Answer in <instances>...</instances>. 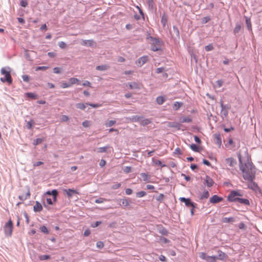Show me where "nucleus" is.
Returning a JSON list of instances; mask_svg holds the SVG:
<instances>
[{
    "label": "nucleus",
    "mask_w": 262,
    "mask_h": 262,
    "mask_svg": "<svg viewBox=\"0 0 262 262\" xmlns=\"http://www.w3.org/2000/svg\"><path fill=\"white\" fill-rule=\"evenodd\" d=\"M240 169L246 181L255 179L256 168L253 165H240Z\"/></svg>",
    "instance_id": "nucleus-1"
},
{
    "label": "nucleus",
    "mask_w": 262,
    "mask_h": 262,
    "mask_svg": "<svg viewBox=\"0 0 262 262\" xmlns=\"http://www.w3.org/2000/svg\"><path fill=\"white\" fill-rule=\"evenodd\" d=\"M1 73L2 75L5 76L4 77L1 78V81L3 82H7L9 84H11L12 82V79L10 74V68L7 67L2 68Z\"/></svg>",
    "instance_id": "nucleus-2"
},
{
    "label": "nucleus",
    "mask_w": 262,
    "mask_h": 262,
    "mask_svg": "<svg viewBox=\"0 0 262 262\" xmlns=\"http://www.w3.org/2000/svg\"><path fill=\"white\" fill-rule=\"evenodd\" d=\"M238 158L239 164H252L247 151H245L243 155L241 153H238Z\"/></svg>",
    "instance_id": "nucleus-3"
},
{
    "label": "nucleus",
    "mask_w": 262,
    "mask_h": 262,
    "mask_svg": "<svg viewBox=\"0 0 262 262\" xmlns=\"http://www.w3.org/2000/svg\"><path fill=\"white\" fill-rule=\"evenodd\" d=\"M151 40V50L158 51L161 50L162 43L158 38L150 37Z\"/></svg>",
    "instance_id": "nucleus-4"
},
{
    "label": "nucleus",
    "mask_w": 262,
    "mask_h": 262,
    "mask_svg": "<svg viewBox=\"0 0 262 262\" xmlns=\"http://www.w3.org/2000/svg\"><path fill=\"white\" fill-rule=\"evenodd\" d=\"M243 195V194L240 190H233L229 194L228 200L230 202H235L239 198L237 196H242Z\"/></svg>",
    "instance_id": "nucleus-5"
},
{
    "label": "nucleus",
    "mask_w": 262,
    "mask_h": 262,
    "mask_svg": "<svg viewBox=\"0 0 262 262\" xmlns=\"http://www.w3.org/2000/svg\"><path fill=\"white\" fill-rule=\"evenodd\" d=\"M220 104L221 107V117L224 118L228 116V110L230 109V106L228 105H224L222 99L220 100Z\"/></svg>",
    "instance_id": "nucleus-6"
},
{
    "label": "nucleus",
    "mask_w": 262,
    "mask_h": 262,
    "mask_svg": "<svg viewBox=\"0 0 262 262\" xmlns=\"http://www.w3.org/2000/svg\"><path fill=\"white\" fill-rule=\"evenodd\" d=\"M4 230L6 235L10 236L12 235L13 230V223L11 220H9L4 226Z\"/></svg>",
    "instance_id": "nucleus-7"
},
{
    "label": "nucleus",
    "mask_w": 262,
    "mask_h": 262,
    "mask_svg": "<svg viewBox=\"0 0 262 262\" xmlns=\"http://www.w3.org/2000/svg\"><path fill=\"white\" fill-rule=\"evenodd\" d=\"M148 56L145 55L140 57L136 62V64L141 67L148 60Z\"/></svg>",
    "instance_id": "nucleus-8"
},
{
    "label": "nucleus",
    "mask_w": 262,
    "mask_h": 262,
    "mask_svg": "<svg viewBox=\"0 0 262 262\" xmlns=\"http://www.w3.org/2000/svg\"><path fill=\"white\" fill-rule=\"evenodd\" d=\"M179 200L184 202L187 207H196V205L191 201L190 199H186L185 198H180Z\"/></svg>",
    "instance_id": "nucleus-9"
},
{
    "label": "nucleus",
    "mask_w": 262,
    "mask_h": 262,
    "mask_svg": "<svg viewBox=\"0 0 262 262\" xmlns=\"http://www.w3.org/2000/svg\"><path fill=\"white\" fill-rule=\"evenodd\" d=\"M96 151L97 152L102 153V152H111L112 151V147L109 146L107 145L104 147H98L96 149Z\"/></svg>",
    "instance_id": "nucleus-10"
},
{
    "label": "nucleus",
    "mask_w": 262,
    "mask_h": 262,
    "mask_svg": "<svg viewBox=\"0 0 262 262\" xmlns=\"http://www.w3.org/2000/svg\"><path fill=\"white\" fill-rule=\"evenodd\" d=\"M217 253L218 255L217 256H216V260L219 259L221 260H225L227 259V255L225 253L222 252L221 250H218Z\"/></svg>",
    "instance_id": "nucleus-11"
},
{
    "label": "nucleus",
    "mask_w": 262,
    "mask_h": 262,
    "mask_svg": "<svg viewBox=\"0 0 262 262\" xmlns=\"http://www.w3.org/2000/svg\"><path fill=\"white\" fill-rule=\"evenodd\" d=\"M223 200V198L220 197L217 195H213L210 198L209 201L212 204H215L221 202Z\"/></svg>",
    "instance_id": "nucleus-12"
},
{
    "label": "nucleus",
    "mask_w": 262,
    "mask_h": 262,
    "mask_svg": "<svg viewBox=\"0 0 262 262\" xmlns=\"http://www.w3.org/2000/svg\"><path fill=\"white\" fill-rule=\"evenodd\" d=\"M248 182V187L249 188L253 190H256L258 188V185L253 181V180H247Z\"/></svg>",
    "instance_id": "nucleus-13"
},
{
    "label": "nucleus",
    "mask_w": 262,
    "mask_h": 262,
    "mask_svg": "<svg viewBox=\"0 0 262 262\" xmlns=\"http://www.w3.org/2000/svg\"><path fill=\"white\" fill-rule=\"evenodd\" d=\"M30 195H31V194H30V189L29 188H28L26 193L25 194L20 195L18 196V198L19 200H20L21 201H24V200H27L28 199H29L30 196Z\"/></svg>",
    "instance_id": "nucleus-14"
},
{
    "label": "nucleus",
    "mask_w": 262,
    "mask_h": 262,
    "mask_svg": "<svg viewBox=\"0 0 262 262\" xmlns=\"http://www.w3.org/2000/svg\"><path fill=\"white\" fill-rule=\"evenodd\" d=\"M63 191L69 198H71L74 193L78 194V192L76 190L72 189H64Z\"/></svg>",
    "instance_id": "nucleus-15"
},
{
    "label": "nucleus",
    "mask_w": 262,
    "mask_h": 262,
    "mask_svg": "<svg viewBox=\"0 0 262 262\" xmlns=\"http://www.w3.org/2000/svg\"><path fill=\"white\" fill-rule=\"evenodd\" d=\"M214 136L216 140L215 143L220 147L222 145V139L221 135L220 133H215Z\"/></svg>",
    "instance_id": "nucleus-16"
},
{
    "label": "nucleus",
    "mask_w": 262,
    "mask_h": 262,
    "mask_svg": "<svg viewBox=\"0 0 262 262\" xmlns=\"http://www.w3.org/2000/svg\"><path fill=\"white\" fill-rule=\"evenodd\" d=\"M33 209L35 212H40L42 210V205L39 202L36 201L33 207Z\"/></svg>",
    "instance_id": "nucleus-17"
},
{
    "label": "nucleus",
    "mask_w": 262,
    "mask_h": 262,
    "mask_svg": "<svg viewBox=\"0 0 262 262\" xmlns=\"http://www.w3.org/2000/svg\"><path fill=\"white\" fill-rule=\"evenodd\" d=\"M140 124L142 126H145L151 123V121L149 119H145L142 116L139 121Z\"/></svg>",
    "instance_id": "nucleus-18"
},
{
    "label": "nucleus",
    "mask_w": 262,
    "mask_h": 262,
    "mask_svg": "<svg viewBox=\"0 0 262 262\" xmlns=\"http://www.w3.org/2000/svg\"><path fill=\"white\" fill-rule=\"evenodd\" d=\"M192 121V119L186 116H182L180 118V122L181 123H190Z\"/></svg>",
    "instance_id": "nucleus-19"
},
{
    "label": "nucleus",
    "mask_w": 262,
    "mask_h": 262,
    "mask_svg": "<svg viewBox=\"0 0 262 262\" xmlns=\"http://www.w3.org/2000/svg\"><path fill=\"white\" fill-rule=\"evenodd\" d=\"M94 41L93 40H83L82 41V45L92 47L94 44Z\"/></svg>",
    "instance_id": "nucleus-20"
},
{
    "label": "nucleus",
    "mask_w": 262,
    "mask_h": 262,
    "mask_svg": "<svg viewBox=\"0 0 262 262\" xmlns=\"http://www.w3.org/2000/svg\"><path fill=\"white\" fill-rule=\"evenodd\" d=\"M110 68V66L107 64H103L98 66L96 67V69L99 71H104L108 70Z\"/></svg>",
    "instance_id": "nucleus-21"
},
{
    "label": "nucleus",
    "mask_w": 262,
    "mask_h": 262,
    "mask_svg": "<svg viewBox=\"0 0 262 262\" xmlns=\"http://www.w3.org/2000/svg\"><path fill=\"white\" fill-rule=\"evenodd\" d=\"M205 183L208 187H210L213 185L214 182L211 178H210L208 176H206L205 179Z\"/></svg>",
    "instance_id": "nucleus-22"
},
{
    "label": "nucleus",
    "mask_w": 262,
    "mask_h": 262,
    "mask_svg": "<svg viewBox=\"0 0 262 262\" xmlns=\"http://www.w3.org/2000/svg\"><path fill=\"white\" fill-rule=\"evenodd\" d=\"M46 194L48 195H52L54 197V201H56V196L58 194V192L56 190H52L51 191H48Z\"/></svg>",
    "instance_id": "nucleus-23"
},
{
    "label": "nucleus",
    "mask_w": 262,
    "mask_h": 262,
    "mask_svg": "<svg viewBox=\"0 0 262 262\" xmlns=\"http://www.w3.org/2000/svg\"><path fill=\"white\" fill-rule=\"evenodd\" d=\"M234 218L233 217H223L222 220V222L225 223H233L234 222Z\"/></svg>",
    "instance_id": "nucleus-24"
},
{
    "label": "nucleus",
    "mask_w": 262,
    "mask_h": 262,
    "mask_svg": "<svg viewBox=\"0 0 262 262\" xmlns=\"http://www.w3.org/2000/svg\"><path fill=\"white\" fill-rule=\"evenodd\" d=\"M239 203L247 205H250V202L248 199L238 198L237 200Z\"/></svg>",
    "instance_id": "nucleus-25"
},
{
    "label": "nucleus",
    "mask_w": 262,
    "mask_h": 262,
    "mask_svg": "<svg viewBox=\"0 0 262 262\" xmlns=\"http://www.w3.org/2000/svg\"><path fill=\"white\" fill-rule=\"evenodd\" d=\"M141 116H133L129 118V120L132 122H139L141 120Z\"/></svg>",
    "instance_id": "nucleus-26"
},
{
    "label": "nucleus",
    "mask_w": 262,
    "mask_h": 262,
    "mask_svg": "<svg viewBox=\"0 0 262 262\" xmlns=\"http://www.w3.org/2000/svg\"><path fill=\"white\" fill-rule=\"evenodd\" d=\"M245 17L246 18V24L247 25L248 29L249 30H252V25H251L250 19L246 16H245Z\"/></svg>",
    "instance_id": "nucleus-27"
},
{
    "label": "nucleus",
    "mask_w": 262,
    "mask_h": 262,
    "mask_svg": "<svg viewBox=\"0 0 262 262\" xmlns=\"http://www.w3.org/2000/svg\"><path fill=\"white\" fill-rule=\"evenodd\" d=\"M148 9L150 10H153L154 9V0H147Z\"/></svg>",
    "instance_id": "nucleus-28"
},
{
    "label": "nucleus",
    "mask_w": 262,
    "mask_h": 262,
    "mask_svg": "<svg viewBox=\"0 0 262 262\" xmlns=\"http://www.w3.org/2000/svg\"><path fill=\"white\" fill-rule=\"evenodd\" d=\"M142 177L143 180L144 181L148 182L149 180L150 176L147 174L145 173H142L140 174Z\"/></svg>",
    "instance_id": "nucleus-29"
},
{
    "label": "nucleus",
    "mask_w": 262,
    "mask_h": 262,
    "mask_svg": "<svg viewBox=\"0 0 262 262\" xmlns=\"http://www.w3.org/2000/svg\"><path fill=\"white\" fill-rule=\"evenodd\" d=\"M120 201L121 203H120V205H122L124 206H127L129 205V201L125 199H120Z\"/></svg>",
    "instance_id": "nucleus-30"
},
{
    "label": "nucleus",
    "mask_w": 262,
    "mask_h": 262,
    "mask_svg": "<svg viewBox=\"0 0 262 262\" xmlns=\"http://www.w3.org/2000/svg\"><path fill=\"white\" fill-rule=\"evenodd\" d=\"M183 103L182 102H175L173 104V108L174 110H178L182 106Z\"/></svg>",
    "instance_id": "nucleus-31"
},
{
    "label": "nucleus",
    "mask_w": 262,
    "mask_h": 262,
    "mask_svg": "<svg viewBox=\"0 0 262 262\" xmlns=\"http://www.w3.org/2000/svg\"><path fill=\"white\" fill-rule=\"evenodd\" d=\"M157 102L158 104H162L165 101L164 98L162 96H158L156 99Z\"/></svg>",
    "instance_id": "nucleus-32"
},
{
    "label": "nucleus",
    "mask_w": 262,
    "mask_h": 262,
    "mask_svg": "<svg viewBox=\"0 0 262 262\" xmlns=\"http://www.w3.org/2000/svg\"><path fill=\"white\" fill-rule=\"evenodd\" d=\"M69 81L70 82V84H76V83H79V80L76 78H71L70 79H69Z\"/></svg>",
    "instance_id": "nucleus-33"
},
{
    "label": "nucleus",
    "mask_w": 262,
    "mask_h": 262,
    "mask_svg": "<svg viewBox=\"0 0 262 262\" xmlns=\"http://www.w3.org/2000/svg\"><path fill=\"white\" fill-rule=\"evenodd\" d=\"M85 105V104H84L83 103H78L76 104V106L77 108L83 110L86 107Z\"/></svg>",
    "instance_id": "nucleus-34"
},
{
    "label": "nucleus",
    "mask_w": 262,
    "mask_h": 262,
    "mask_svg": "<svg viewBox=\"0 0 262 262\" xmlns=\"http://www.w3.org/2000/svg\"><path fill=\"white\" fill-rule=\"evenodd\" d=\"M209 196V192L207 190L204 191L203 192L202 195H201L200 199H207Z\"/></svg>",
    "instance_id": "nucleus-35"
},
{
    "label": "nucleus",
    "mask_w": 262,
    "mask_h": 262,
    "mask_svg": "<svg viewBox=\"0 0 262 262\" xmlns=\"http://www.w3.org/2000/svg\"><path fill=\"white\" fill-rule=\"evenodd\" d=\"M216 258L215 256H208L207 259L208 262H215Z\"/></svg>",
    "instance_id": "nucleus-36"
},
{
    "label": "nucleus",
    "mask_w": 262,
    "mask_h": 262,
    "mask_svg": "<svg viewBox=\"0 0 262 262\" xmlns=\"http://www.w3.org/2000/svg\"><path fill=\"white\" fill-rule=\"evenodd\" d=\"M116 124L115 120H110L107 122H106L105 125L106 127H111Z\"/></svg>",
    "instance_id": "nucleus-37"
},
{
    "label": "nucleus",
    "mask_w": 262,
    "mask_h": 262,
    "mask_svg": "<svg viewBox=\"0 0 262 262\" xmlns=\"http://www.w3.org/2000/svg\"><path fill=\"white\" fill-rule=\"evenodd\" d=\"M241 29V26L239 24H236L234 30L233 32L234 34H236L239 32Z\"/></svg>",
    "instance_id": "nucleus-38"
},
{
    "label": "nucleus",
    "mask_w": 262,
    "mask_h": 262,
    "mask_svg": "<svg viewBox=\"0 0 262 262\" xmlns=\"http://www.w3.org/2000/svg\"><path fill=\"white\" fill-rule=\"evenodd\" d=\"M226 162L227 164H234L236 162L233 158H228L226 159Z\"/></svg>",
    "instance_id": "nucleus-39"
},
{
    "label": "nucleus",
    "mask_w": 262,
    "mask_h": 262,
    "mask_svg": "<svg viewBox=\"0 0 262 262\" xmlns=\"http://www.w3.org/2000/svg\"><path fill=\"white\" fill-rule=\"evenodd\" d=\"M40 231L46 234L49 233V230L45 226H42L40 227Z\"/></svg>",
    "instance_id": "nucleus-40"
},
{
    "label": "nucleus",
    "mask_w": 262,
    "mask_h": 262,
    "mask_svg": "<svg viewBox=\"0 0 262 262\" xmlns=\"http://www.w3.org/2000/svg\"><path fill=\"white\" fill-rule=\"evenodd\" d=\"M43 141V139L42 138H37L33 141V144L35 145H38L41 143Z\"/></svg>",
    "instance_id": "nucleus-41"
},
{
    "label": "nucleus",
    "mask_w": 262,
    "mask_h": 262,
    "mask_svg": "<svg viewBox=\"0 0 262 262\" xmlns=\"http://www.w3.org/2000/svg\"><path fill=\"white\" fill-rule=\"evenodd\" d=\"M190 148L191 149L194 151H199V146L196 145V144H192L190 145Z\"/></svg>",
    "instance_id": "nucleus-42"
},
{
    "label": "nucleus",
    "mask_w": 262,
    "mask_h": 262,
    "mask_svg": "<svg viewBox=\"0 0 262 262\" xmlns=\"http://www.w3.org/2000/svg\"><path fill=\"white\" fill-rule=\"evenodd\" d=\"M34 122L32 120H31L30 121L27 122V125H26L27 128L31 129L32 127V125L34 124Z\"/></svg>",
    "instance_id": "nucleus-43"
},
{
    "label": "nucleus",
    "mask_w": 262,
    "mask_h": 262,
    "mask_svg": "<svg viewBox=\"0 0 262 262\" xmlns=\"http://www.w3.org/2000/svg\"><path fill=\"white\" fill-rule=\"evenodd\" d=\"M146 194V192L143 191L138 192L136 193L137 196H138L139 198L143 197V196H145Z\"/></svg>",
    "instance_id": "nucleus-44"
},
{
    "label": "nucleus",
    "mask_w": 262,
    "mask_h": 262,
    "mask_svg": "<svg viewBox=\"0 0 262 262\" xmlns=\"http://www.w3.org/2000/svg\"><path fill=\"white\" fill-rule=\"evenodd\" d=\"M208 256L204 252H201L200 253V257L203 259L207 260Z\"/></svg>",
    "instance_id": "nucleus-45"
},
{
    "label": "nucleus",
    "mask_w": 262,
    "mask_h": 262,
    "mask_svg": "<svg viewBox=\"0 0 262 262\" xmlns=\"http://www.w3.org/2000/svg\"><path fill=\"white\" fill-rule=\"evenodd\" d=\"M166 70L165 69V68H163V67H161V68H158L156 69V73L159 74V73H162L163 72H165Z\"/></svg>",
    "instance_id": "nucleus-46"
},
{
    "label": "nucleus",
    "mask_w": 262,
    "mask_h": 262,
    "mask_svg": "<svg viewBox=\"0 0 262 262\" xmlns=\"http://www.w3.org/2000/svg\"><path fill=\"white\" fill-rule=\"evenodd\" d=\"M161 24L165 26L167 23V18L165 16H162L161 20Z\"/></svg>",
    "instance_id": "nucleus-47"
},
{
    "label": "nucleus",
    "mask_w": 262,
    "mask_h": 262,
    "mask_svg": "<svg viewBox=\"0 0 262 262\" xmlns=\"http://www.w3.org/2000/svg\"><path fill=\"white\" fill-rule=\"evenodd\" d=\"M27 95L28 97L33 99H36L37 98V96L33 93H27Z\"/></svg>",
    "instance_id": "nucleus-48"
},
{
    "label": "nucleus",
    "mask_w": 262,
    "mask_h": 262,
    "mask_svg": "<svg viewBox=\"0 0 262 262\" xmlns=\"http://www.w3.org/2000/svg\"><path fill=\"white\" fill-rule=\"evenodd\" d=\"M129 88L132 89L138 88L137 84L135 82L129 83Z\"/></svg>",
    "instance_id": "nucleus-49"
},
{
    "label": "nucleus",
    "mask_w": 262,
    "mask_h": 262,
    "mask_svg": "<svg viewBox=\"0 0 262 262\" xmlns=\"http://www.w3.org/2000/svg\"><path fill=\"white\" fill-rule=\"evenodd\" d=\"M174 33L176 34L177 36H179V31L178 28L176 26H173L172 27Z\"/></svg>",
    "instance_id": "nucleus-50"
},
{
    "label": "nucleus",
    "mask_w": 262,
    "mask_h": 262,
    "mask_svg": "<svg viewBox=\"0 0 262 262\" xmlns=\"http://www.w3.org/2000/svg\"><path fill=\"white\" fill-rule=\"evenodd\" d=\"M48 68V67H47V66L37 67L36 68L35 71H37L39 70H46Z\"/></svg>",
    "instance_id": "nucleus-51"
},
{
    "label": "nucleus",
    "mask_w": 262,
    "mask_h": 262,
    "mask_svg": "<svg viewBox=\"0 0 262 262\" xmlns=\"http://www.w3.org/2000/svg\"><path fill=\"white\" fill-rule=\"evenodd\" d=\"M20 5L21 7H26L28 5V2L26 0H21Z\"/></svg>",
    "instance_id": "nucleus-52"
},
{
    "label": "nucleus",
    "mask_w": 262,
    "mask_h": 262,
    "mask_svg": "<svg viewBox=\"0 0 262 262\" xmlns=\"http://www.w3.org/2000/svg\"><path fill=\"white\" fill-rule=\"evenodd\" d=\"M50 258V256L48 255H43L40 256L39 258L41 260H47Z\"/></svg>",
    "instance_id": "nucleus-53"
},
{
    "label": "nucleus",
    "mask_w": 262,
    "mask_h": 262,
    "mask_svg": "<svg viewBox=\"0 0 262 262\" xmlns=\"http://www.w3.org/2000/svg\"><path fill=\"white\" fill-rule=\"evenodd\" d=\"M96 246L98 248L101 249L104 247V244L103 242L99 241L96 243Z\"/></svg>",
    "instance_id": "nucleus-54"
},
{
    "label": "nucleus",
    "mask_w": 262,
    "mask_h": 262,
    "mask_svg": "<svg viewBox=\"0 0 262 262\" xmlns=\"http://www.w3.org/2000/svg\"><path fill=\"white\" fill-rule=\"evenodd\" d=\"M213 49V46L211 44L208 45L206 46H205V50L206 51H210L212 50Z\"/></svg>",
    "instance_id": "nucleus-55"
},
{
    "label": "nucleus",
    "mask_w": 262,
    "mask_h": 262,
    "mask_svg": "<svg viewBox=\"0 0 262 262\" xmlns=\"http://www.w3.org/2000/svg\"><path fill=\"white\" fill-rule=\"evenodd\" d=\"M71 86V84L67 83V82H63L61 84V87L62 88H67Z\"/></svg>",
    "instance_id": "nucleus-56"
},
{
    "label": "nucleus",
    "mask_w": 262,
    "mask_h": 262,
    "mask_svg": "<svg viewBox=\"0 0 262 262\" xmlns=\"http://www.w3.org/2000/svg\"><path fill=\"white\" fill-rule=\"evenodd\" d=\"M85 104H86L87 105H90L93 108H97L100 106V105L98 104H93V103H86Z\"/></svg>",
    "instance_id": "nucleus-57"
},
{
    "label": "nucleus",
    "mask_w": 262,
    "mask_h": 262,
    "mask_svg": "<svg viewBox=\"0 0 262 262\" xmlns=\"http://www.w3.org/2000/svg\"><path fill=\"white\" fill-rule=\"evenodd\" d=\"M53 72L55 74H59L61 72V69L59 67H55L53 69Z\"/></svg>",
    "instance_id": "nucleus-58"
},
{
    "label": "nucleus",
    "mask_w": 262,
    "mask_h": 262,
    "mask_svg": "<svg viewBox=\"0 0 262 262\" xmlns=\"http://www.w3.org/2000/svg\"><path fill=\"white\" fill-rule=\"evenodd\" d=\"M22 79L25 82H29V76L27 75H24L22 76Z\"/></svg>",
    "instance_id": "nucleus-59"
},
{
    "label": "nucleus",
    "mask_w": 262,
    "mask_h": 262,
    "mask_svg": "<svg viewBox=\"0 0 262 262\" xmlns=\"http://www.w3.org/2000/svg\"><path fill=\"white\" fill-rule=\"evenodd\" d=\"M61 120L63 122L67 121L69 120V117L65 115H62L61 117Z\"/></svg>",
    "instance_id": "nucleus-60"
},
{
    "label": "nucleus",
    "mask_w": 262,
    "mask_h": 262,
    "mask_svg": "<svg viewBox=\"0 0 262 262\" xmlns=\"http://www.w3.org/2000/svg\"><path fill=\"white\" fill-rule=\"evenodd\" d=\"M58 45L60 48L64 49L66 46V43L63 41H60L59 42Z\"/></svg>",
    "instance_id": "nucleus-61"
},
{
    "label": "nucleus",
    "mask_w": 262,
    "mask_h": 262,
    "mask_svg": "<svg viewBox=\"0 0 262 262\" xmlns=\"http://www.w3.org/2000/svg\"><path fill=\"white\" fill-rule=\"evenodd\" d=\"M82 125L84 127H88L90 126V122L88 120H85L82 122Z\"/></svg>",
    "instance_id": "nucleus-62"
},
{
    "label": "nucleus",
    "mask_w": 262,
    "mask_h": 262,
    "mask_svg": "<svg viewBox=\"0 0 262 262\" xmlns=\"http://www.w3.org/2000/svg\"><path fill=\"white\" fill-rule=\"evenodd\" d=\"M101 224V222H100V221H97L95 223H94V224H93L91 225V226L92 227H93V228H95V227H96L98 226Z\"/></svg>",
    "instance_id": "nucleus-63"
},
{
    "label": "nucleus",
    "mask_w": 262,
    "mask_h": 262,
    "mask_svg": "<svg viewBox=\"0 0 262 262\" xmlns=\"http://www.w3.org/2000/svg\"><path fill=\"white\" fill-rule=\"evenodd\" d=\"M82 85L84 86H89V87H91V83L89 81H85L84 82H83L82 83Z\"/></svg>",
    "instance_id": "nucleus-64"
}]
</instances>
